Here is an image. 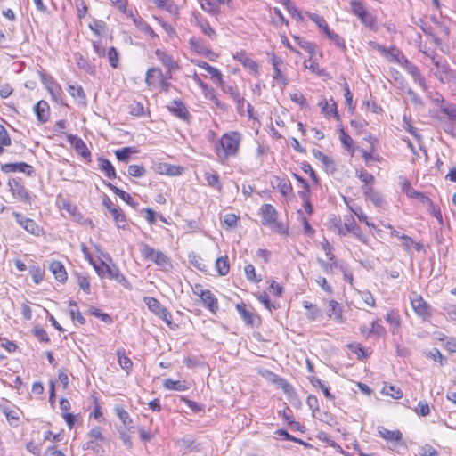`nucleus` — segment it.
<instances>
[{"mask_svg":"<svg viewBox=\"0 0 456 456\" xmlns=\"http://www.w3.org/2000/svg\"><path fill=\"white\" fill-rule=\"evenodd\" d=\"M115 413L122 421L126 429H130L132 428L133 420L130 418L128 412L124 408L120 406H116Z\"/></svg>","mask_w":456,"mask_h":456,"instance_id":"nucleus-37","label":"nucleus"},{"mask_svg":"<svg viewBox=\"0 0 456 456\" xmlns=\"http://www.w3.org/2000/svg\"><path fill=\"white\" fill-rule=\"evenodd\" d=\"M236 309L247 325H253L254 314L247 309L245 304H237Z\"/></svg>","mask_w":456,"mask_h":456,"instance_id":"nucleus-38","label":"nucleus"},{"mask_svg":"<svg viewBox=\"0 0 456 456\" xmlns=\"http://www.w3.org/2000/svg\"><path fill=\"white\" fill-rule=\"evenodd\" d=\"M76 64L79 69L86 70L87 73L94 75L96 71L95 66L91 64L81 54H75Z\"/></svg>","mask_w":456,"mask_h":456,"instance_id":"nucleus-34","label":"nucleus"},{"mask_svg":"<svg viewBox=\"0 0 456 456\" xmlns=\"http://www.w3.org/2000/svg\"><path fill=\"white\" fill-rule=\"evenodd\" d=\"M345 202L348 206L349 209L357 216V218L364 223L368 226H372L373 224H370L368 220V216L362 212V208L359 206L351 207L348 205L346 200L345 199Z\"/></svg>","mask_w":456,"mask_h":456,"instance_id":"nucleus-48","label":"nucleus"},{"mask_svg":"<svg viewBox=\"0 0 456 456\" xmlns=\"http://www.w3.org/2000/svg\"><path fill=\"white\" fill-rule=\"evenodd\" d=\"M330 40H331L342 52L346 50V43L343 37H341L338 34L330 30L326 35Z\"/></svg>","mask_w":456,"mask_h":456,"instance_id":"nucleus-50","label":"nucleus"},{"mask_svg":"<svg viewBox=\"0 0 456 456\" xmlns=\"http://www.w3.org/2000/svg\"><path fill=\"white\" fill-rule=\"evenodd\" d=\"M290 100L297 103V104H299L302 108H307L308 107V102L306 101V99L305 98V96L300 93V92H296L294 94H290Z\"/></svg>","mask_w":456,"mask_h":456,"instance_id":"nucleus-61","label":"nucleus"},{"mask_svg":"<svg viewBox=\"0 0 456 456\" xmlns=\"http://www.w3.org/2000/svg\"><path fill=\"white\" fill-rule=\"evenodd\" d=\"M383 393L387 395H390L394 399H400L403 397V391L395 386H385L383 387Z\"/></svg>","mask_w":456,"mask_h":456,"instance_id":"nucleus-53","label":"nucleus"},{"mask_svg":"<svg viewBox=\"0 0 456 456\" xmlns=\"http://www.w3.org/2000/svg\"><path fill=\"white\" fill-rule=\"evenodd\" d=\"M189 45H190L191 48L198 53H200L203 55H208V53H210V50H208V48H206L204 46L202 39H200L199 37H191L189 39Z\"/></svg>","mask_w":456,"mask_h":456,"instance_id":"nucleus-35","label":"nucleus"},{"mask_svg":"<svg viewBox=\"0 0 456 456\" xmlns=\"http://www.w3.org/2000/svg\"><path fill=\"white\" fill-rule=\"evenodd\" d=\"M241 134L239 132H230L222 135L216 146V154L221 159L234 157L239 151Z\"/></svg>","mask_w":456,"mask_h":456,"instance_id":"nucleus-1","label":"nucleus"},{"mask_svg":"<svg viewBox=\"0 0 456 456\" xmlns=\"http://www.w3.org/2000/svg\"><path fill=\"white\" fill-rule=\"evenodd\" d=\"M215 267L219 275L224 276L229 273L230 265L228 262V257L220 256L216 260Z\"/></svg>","mask_w":456,"mask_h":456,"instance_id":"nucleus-36","label":"nucleus"},{"mask_svg":"<svg viewBox=\"0 0 456 456\" xmlns=\"http://www.w3.org/2000/svg\"><path fill=\"white\" fill-rule=\"evenodd\" d=\"M117 9L125 15L133 16V11L126 8V2L124 0H109Z\"/></svg>","mask_w":456,"mask_h":456,"instance_id":"nucleus-56","label":"nucleus"},{"mask_svg":"<svg viewBox=\"0 0 456 456\" xmlns=\"http://www.w3.org/2000/svg\"><path fill=\"white\" fill-rule=\"evenodd\" d=\"M350 9L352 13H354L356 17L367 11L360 0H351Z\"/></svg>","mask_w":456,"mask_h":456,"instance_id":"nucleus-55","label":"nucleus"},{"mask_svg":"<svg viewBox=\"0 0 456 456\" xmlns=\"http://www.w3.org/2000/svg\"><path fill=\"white\" fill-rule=\"evenodd\" d=\"M118 363L122 369L128 371L133 366V362L129 357L126 355L125 351L118 350Z\"/></svg>","mask_w":456,"mask_h":456,"instance_id":"nucleus-47","label":"nucleus"},{"mask_svg":"<svg viewBox=\"0 0 456 456\" xmlns=\"http://www.w3.org/2000/svg\"><path fill=\"white\" fill-rule=\"evenodd\" d=\"M411 303L418 316L423 320H428L431 317V307L421 296L414 294V297H411Z\"/></svg>","mask_w":456,"mask_h":456,"instance_id":"nucleus-6","label":"nucleus"},{"mask_svg":"<svg viewBox=\"0 0 456 456\" xmlns=\"http://www.w3.org/2000/svg\"><path fill=\"white\" fill-rule=\"evenodd\" d=\"M98 161V167H99V169L104 173V175L110 178V179H113L116 177V171H115V168L113 167V165L111 164V162L107 159H104V158H99L97 159Z\"/></svg>","mask_w":456,"mask_h":456,"instance_id":"nucleus-24","label":"nucleus"},{"mask_svg":"<svg viewBox=\"0 0 456 456\" xmlns=\"http://www.w3.org/2000/svg\"><path fill=\"white\" fill-rule=\"evenodd\" d=\"M68 92L69 94L75 98L79 103H86V94L82 88V86L77 85V84H70L68 86Z\"/></svg>","mask_w":456,"mask_h":456,"instance_id":"nucleus-31","label":"nucleus"},{"mask_svg":"<svg viewBox=\"0 0 456 456\" xmlns=\"http://www.w3.org/2000/svg\"><path fill=\"white\" fill-rule=\"evenodd\" d=\"M164 77V74L159 68H150L146 71L145 83L150 88H152L156 85V79L160 80Z\"/></svg>","mask_w":456,"mask_h":456,"instance_id":"nucleus-23","label":"nucleus"},{"mask_svg":"<svg viewBox=\"0 0 456 456\" xmlns=\"http://www.w3.org/2000/svg\"><path fill=\"white\" fill-rule=\"evenodd\" d=\"M29 272L35 283L38 284L43 281L44 273L38 266H31Z\"/></svg>","mask_w":456,"mask_h":456,"instance_id":"nucleus-63","label":"nucleus"},{"mask_svg":"<svg viewBox=\"0 0 456 456\" xmlns=\"http://www.w3.org/2000/svg\"><path fill=\"white\" fill-rule=\"evenodd\" d=\"M155 55L160 61L162 65L167 68L169 71L179 69V65L174 61L173 57L166 52L157 49L155 51Z\"/></svg>","mask_w":456,"mask_h":456,"instance_id":"nucleus-16","label":"nucleus"},{"mask_svg":"<svg viewBox=\"0 0 456 456\" xmlns=\"http://www.w3.org/2000/svg\"><path fill=\"white\" fill-rule=\"evenodd\" d=\"M433 64L436 67L435 77L443 84L451 82L455 77V72L449 68L446 61H442L436 54L430 56Z\"/></svg>","mask_w":456,"mask_h":456,"instance_id":"nucleus-3","label":"nucleus"},{"mask_svg":"<svg viewBox=\"0 0 456 456\" xmlns=\"http://www.w3.org/2000/svg\"><path fill=\"white\" fill-rule=\"evenodd\" d=\"M236 58H238L245 68L256 71L258 68L257 63L251 58L248 57L245 53H237Z\"/></svg>","mask_w":456,"mask_h":456,"instance_id":"nucleus-43","label":"nucleus"},{"mask_svg":"<svg viewBox=\"0 0 456 456\" xmlns=\"http://www.w3.org/2000/svg\"><path fill=\"white\" fill-rule=\"evenodd\" d=\"M196 64H197V66H199L200 68L205 69L208 73H209L211 76V79H213L216 84H217L218 86H222L223 76H222L221 72L216 68L212 67L208 62L203 61H199L196 62Z\"/></svg>","mask_w":456,"mask_h":456,"instance_id":"nucleus-17","label":"nucleus"},{"mask_svg":"<svg viewBox=\"0 0 456 456\" xmlns=\"http://www.w3.org/2000/svg\"><path fill=\"white\" fill-rule=\"evenodd\" d=\"M363 188V195L366 199L370 200L375 206L381 207L384 200L380 193L375 191L371 186H365Z\"/></svg>","mask_w":456,"mask_h":456,"instance_id":"nucleus-26","label":"nucleus"},{"mask_svg":"<svg viewBox=\"0 0 456 456\" xmlns=\"http://www.w3.org/2000/svg\"><path fill=\"white\" fill-rule=\"evenodd\" d=\"M32 333L41 342L48 343L50 341V338H49L46 331L42 327H39V326L35 327L32 330Z\"/></svg>","mask_w":456,"mask_h":456,"instance_id":"nucleus-60","label":"nucleus"},{"mask_svg":"<svg viewBox=\"0 0 456 456\" xmlns=\"http://www.w3.org/2000/svg\"><path fill=\"white\" fill-rule=\"evenodd\" d=\"M143 301L151 312L163 320L168 326H171L172 315L170 312L164 307L157 298L152 297H144Z\"/></svg>","mask_w":456,"mask_h":456,"instance_id":"nucleus-4","label":"nucleus"},{"mask_svg":"<svg viewBox=\"0 0 456 456\" xmlns=\"http://www.w3.org/2000/svg\"><path fill=\"white\" fill-rule=\"evenodd\" d=\"M128 18H131L134 24L136 26V28L138 29H140L141 31H142L143 33L151 36V37H156V34L155 32L153 31V29L148 25V23L142 20L141 17H136L134 16V14L133 13V16H128Z\"/></svg>","mask_w":456,"mask_h":456,"instance_id":"nucleus-30","label":"nucleus"},{"mask_svg":"<svg viewBox=\"0 0 456 456\" xmlns=\"http://www.w3.org/2000/svg\"><path fill=\"white\" fill-rule=\"evenodd\" d=\"M345 228L347 232L352 233L355 238L363 243L368 242V237L363 234L361 228L356 224L353 216H349L345 221Z\"/></svg>","mask_w":456,"mask_h":456,"instance_id":"nucleus-12","label":"nucleus"},{"mask_svg":"<svg viewBox=\"0 0 456 456\" xmlns=\"http://www.w3.org/2000/svg\"><path fill=\"white\" fill-rule=\"evenodd\" d=\"M356 176L365 184L373 183L375 181L374 176L364 169L357 170Z\"/></svg>","mask_w":456,"mask_h":456,"instance_id":"nucleus-59","label":"nucleus"},{"mask_svg":"<svg viewBox=\"0 0 456 456\" xmlns=\"http://www.w3.org/2000/svg\"><path fill=\"white\" fill-rule=\"evenodd\" d=\"M302 305L303 307L306 310L305 316L310 321L320 320L322 318V313L321 309L317 307V305L306 300L303 301Z\"/></svg>","mask_w":456,"mask_h":456,"instance_id":"nucleus-22","label":"nucleus"},{"mask_svg":"<svg viewBox=\"0 0 456 456\" xmlns=\"http://www.w3.org/2000/svg\"><path fill=\"white\" fill-rule=\"evenodd\" d=\"M169 111L183 121H189L190 114L184 103L180 100H174L173 106L168 107Z\"/></svg>","mask_w":456,"mask_h":456,"instance_id":"nucleus-13","label":"nucleus"},{"mask_svg":"<svg viewBox=\"0 0 456 456\" xmlns=\"http://www.w3.org/2000/svg\"><path fill=\"white\" fill-rule=\"evenodd\" d=\"M260 210L264 225H273V224L276 223L278 212L273 205L264 204Z\"/></svg>","mask_w":456,"mask_h":456,"instance_id":"nucleus-10","label":"nucleus"},{"mask_svg":"<svg viewBox=\"0 0 456 456\" xmlns=\"http://www.w3.org/2000/svg\"><path fill=\"white\" fill-rule=\"evenodd\" d=\"M427 356L433 359L436 362H438L440 366L443 367L447 363V359L441 354V352L437 348H433L427 354Z\"/></svg>","mask_w":456,"mask_h":456,"instance_id":"nucleus-52","label":"nucleus"},{"mask_svg":"<svg viewBox=\"0 0 456 456\" xmlns=\"http://www.w3.org/2000/svg\"><path fill=\"white\" fill-rule=\"evenodd\" d=\"M295 39L297 41V44L299 46L305 50L307 53H309L311 55H313L315 52V45L312 44L311 42H308L306 40H304L300 37H295Z\"/></svg>","mask_w":456,"mask_h":456,"instance_id":"nucleus-62","label":"nucleus"},{"mask_svg":"<svg viewBox=\"0 0 456 456\" xmlns=\"http://www.w3.org/2000/svg\"><path fill=\"white\" fill-rule=\"evenodd\" d=\"M34 111L37 115V118L41 123H45L48 121L50 117V108L49 104L45 101H39L34 107Z\"/></svg>","mask_w":456,"mask_h":456,"instance_id":"nucleus-15","label":"nucleus"},{"mask_svg":"<svg viewBox=\"0 0 456 456\" xmlns=\"http://www.w3.org/2000/svg\"><path fill=\"white\" fill-rule=\"evenodd\" d=\"M357 18L370 30H372V31L378 30L376 17L373 16L368 11L364 12L362 14H360L359 16H357Z\"/></svg>","mask_w":456,"mask_h":456,"instance_id":"nucleus-27","label":"nucleus"},{"mask_svg":"<svg viewBox=\"0 0 456 456\" xmlns=\"http://www.w3.org/2000/svg\"><path fill=\"white\" fill-rule=\"evenodd\" d=\"M224 0H200V4L203 11L216 15L219 12L218 4L223 3Z\"/></svg>","mask_w":456,"mask_h":456,"instance_id":"nucleus-29","label":"nucleus"},{"mask_svg":"<svg viewBox=\"0 0 456 456\" xmlns=\"http://www.w3.org/2000/svg\"><path fill=\"white\" fill-rule=\"evenodd\" d=\"M274 182L276 183L277 189L282 196L287 197L292 192V186L289 180L275 176Z\"/></svg>","mask_w":456,"mask_h":456,"instance_id":"nucleus-32","label":"nucleus"},{"mask_svg":"<svg viewBox=\"0 0 456 456\" xmlns=\"http://www.w3.org/2000/svg\"><path fill=\"white\" fill-rule=\"evenodd\" d=\"M379 436L387 441L399 442L402 440V433L399 430H389L385 427H378Z\"/></svg>","mask_w":456,"mask_h":456,"instance_id":"nucleus-25","label":"nucleus"},{"mask_svg":"<svg viewBox=\"0 0 456 456\" xmlns=\"http://www.w3.org/2000/svg\"><path fill=\"white\" fill-rule=\"evenodd\" d=\"M329 309L327 311V315L329 318L342 322H343V316H342V308L340 305L335 301V300H330L328 303Z\"/></svg>","mask_w":456,"mask_h":456,"instance_id":"nucleus-20","label":"nucleus"},{"mask_svg":"<svg viewBox=\"0 0 456 456\" xmlns=\"http://www.w3.org/2000/svg\"><path fill=\"white\" fill-rule=\"evenodd\" d=\"M370 45L377 49L381 54L389 59L390 61L401 62L399 59L400 52L395 48H387L384 45H381L376 42H370Z\"/></svg>","mask_w":456,"mask_h":456,"instance_id":"nucleus-14","label":"nucleus"},{"mask_svg":"<svg viewBox=\"0 0 456 456\" xmlns=\"http://www.w3.org/2000/svg\"><path fill=\"white\" fill-rule=\"evenodd\" d=\"M319 106L321 107L322 113L326 117H333L337 120H340V117L338 112L337 103L333 98L330 100H323L319 102Z\"/></svg>","mask_w":456,"mask_h":456,"instance_id":"nucleus-11","label":"nucleus"},{"mask_svg":"<svg viewBox=\"0 0 456 456\" xmlns=\"http://www.w3.org/2000/svg\"><path fill=\"white\" fill-rule=\"evenodd\" d=\"M239 217L233 214L229 213L224 216V222L229 228H234L238 225Z\"/></svg>","mask_w":456,"mask_h":456,"instance_id":"nucleus-64","label":"nucleus"},{"mask_svg":"<svg viewBox=\"0 0 456 456\" xmlns=\"http://www.w3.org/2000/svg\"><path fill=\"white\" fill-rule=\"evenodd\" d=\"M244 272H245L246 277L248 281L256 282V283H257L261 281L260 278H257V276L256 274L255 267L253 265H251V264L247 265L244 267Z\"/></svg>","mask_w":456,"mask_h":456,"instance_id":"nucleus-57","label":"nucleus"},{"mask_svg":"<svg viewBox=\"0 0 456 456\" xmlns=\"http://www.w3.org/2000/svg\"><path fill=\"white\" fill-rule=\"evenodd\" d=\"M139 249L145 260L152 261L163 270H167L169 267H171L169 258L160 250H157L143 242L140 244Z\"/></svg>","mask_w":456,"mask_h":456,"instance_id":"nucleus-2","label":"nucleus"},{"mask_svg":"<svg viewBox=\"0 0 456 456\" xmlns=\"http://www.w3.org/2000/svg\"><path fill=\"white\" fill-rule=\"evenodd\" d=\"M9 185L14 197L26 203L30 202L29 192L19 180L13 179L10 181Z\"/></svg>","mask_w":456,"mask_h":456,"instance_id":"nucleus-7","label":"nucleus"},{"mask_svg":"<svg viewBox=\"0 0 456 456\" xmlns=\"http://www.w3.org/2000/svg\"><path fill=\"white\" fill-rule=\"evenodd\" d=\"M127 173L133 177H142L145 175L146 169L142 165H130Z\"/></svg>","mask_w":456,"mask_h":456,"instance_id":"nucleus-54","label":"nucleus"},{"mask_svg":"<svg viewBox=\"0 0 456 456\" xmlns=\"http://www.w3.org/2000/svg\"><path fill=\"white\" fill-rule=\"evenodd\" d=\"M12 140L7 130L3 125H0V155L4 153V147L10 146Z\"/></svg>","mask_w":456,"mask_h":456,"instance_id":"nucleus-46","label":"nucleus"},{"mask_svg":"<svg viewBox=\"0 0 456 456\" xmlns=\"http://www.w3.org/2000/svg\"><path fill=\"white\" fill-rule=\"evenodd\" d=\"M225 94H228L231 98L238 104V110L243 109L245 104L244 97H242L237 88L230 86H220Z\"/></svg>","mask_w":456,"mask_h":456,"instance_id":"nucleus-21","label":"nucleus"},{"mask_svg":"<svg viewBox=\"0 0 456 456\" xmlns=\"http://www.w3.org/2000/svg\"><path fill=\"white\" fill-rule=\"evenodd\" d=\"M403 190L410 198L419 199L423 203L432 205V200L428 197L425 196L423 193L419 191H415L408 183L403 184Z\"/></svg>","mask_w":456,"mask_h":456,"instance_id":"nucleus-28","label":"nucleus"},{"mask_svg":"<svg viewBox=\"0 0 456 456\" xmlns=\"http://www.w3.org/2000/svg\"><path fill=\"white\" fill-rule=\"evenodd\" d=\"M200 297L204 305L211 312H216L218 309L217 299L214 297L210 290H201Z\"/></svg>","mask_w":456,"mask_h":456,"instance_id":"nucleus-18","label":"nucleus"},{"mask_svg":"<svg viewBox=\"0 0 456 456\" xmlns=\"http://www.w3.org/2000/svg\"><path fill=\"white\" fill-rule=\"evenodd\" d=\"M385 320L393 327V332H395V330L399 329L401 322L399 315L395 311L391 310L388 313H387Z\"/></svg>","mask_w":456,"mask_h":456,"instance_id":"nucleus-45","label":"nucleus"},{"mask_svg":"<svg viewBox=\"0 0 456 456\" xmlns=\"http://www.w3.org/2000/svg\"><path fill=\"white\" fill-rule=\"evenodd\" d=\"M13 216L17 221V223L24 229L26 230L28 232L31 233V234H37L38 235L39 233V226L37 224V223L30 219V218H28L26 216H24L23 215L18 213V212H13Z\"/></svg>","mask_w":456,"mask_h":456,"instance_id":"nucleus-8","label":"nucleus"},{"mask_svg":"<svg viewBox=\"0 0 456 456\" xmlns=\"http://www.w3.org/2000/svg\"><path fill=\"white\" fill-rule=\"evenodd\" d=\"M117 196H118L122 200L132 207H135L136 203L134 201L133 198L130 194L126 193L123 190L118 188L117 186L111 184L110 183H105Z\"/></svg>","mask_w":456,"mask_h":456,"instance_id":"nucleus-33","label":"nucleus"},{"mask_svg":"<svg viewBox=\"0 0 456 456\" xmlns=\"http://www.w3.org/2000/svg\"><path fill=\"white\" fill-rule=\"evenodd\" d=\"M204 177L209 186L216 188L219 191L222 189V184L217 174L206 172Z\"/></svg>","mask_w":456,"mask_h":456,"instance_id":"nucleus-49","label":"nucleus"},{"mask_svg":"<svg viewBox=\"0 0 456 456\" xmlns=\"http://www.w3.org/2000/svg\"><path fill=\"white\" fill-rule=\"evenodd\" d=\"M196 23H197V26L201 29L203 34H205L211 39H215L216 37L215 29L210 26V24L208 20H197Z\"/></svg>","mask_w":456,"mask_h":456,"instance_id":"nucleus-41","label":"nucleus"},{"mask_svg":"<svg viewBox=\"0 0 456 456\" xmlns=\"http://www.w3.org/2000/svg\"><path fill=\"white\" fill-rule=\"evenodd\" d=\"M135 150L132 147H125L121 150H117L115 151L116 158L121 162H128L130 159V155L134 153Z\"/></svg>","mask_w":456,"mask_h":456,"instance_id":"nucleus-44","label":"nucleus"},{"mask_svg":"<svg viewBox=\"0 0 456 456\" xmlns=\"http://www.w3.org/2000/svg\"><path fill=\"white\" fill-rule=\"evenodd\" d=\"M281 3L289 12V13L295 18L297 20H302L303 16L297 7L290 0H281Z\"/></svg>","mask_w":456,"mask_h":456,"instance_id":"nucleus-40","label":"nucleus"},{"mask_svg":"<svg viewBox=\"0 0 456 456\" xmlns=\"http://www.w3.org/2000/svg\"><path fill=\"white\" fill-rule=\"evenodd\" d=\"M306 14L310 18V20H313L318 26V28L322 30V32L325 35H327L330 31L327 22L322 17L319 16L316 13L306 12Z\"/></svg>","mask_w":456,"mask_h":456,"instance_id":"nucleus-42","label":"nucleus"},{"mask_svg":"<svg viewBox=\"0 0 456 456\" xmlns=\"http://www.w3.org/2000/svg\"><path fill=\"white\" fill-rule=\"evenodd\" d=\"M102 203L112 215V218L118 228L126 229L127 225L126 218L122 209L115 205L108 196L103 198Z\"/></svg>","mask_w":456,"mask_h":456,"instance_id":"nucleus-5","label":"nucleus"},{"mask_svg":"<svg viewBox=\"0 0 456 456\" xmlns=\"http://www.w3.org/2000/svg\"><path fill=\"white\" fill-rule=\"evenodd\" d=\"M50 271L54 275L55 279L60 282H65L67 280V273L64 265L60 261H53L50 264Z\"/></svg>","mask_w":456,"mask_h":456,"instance_id":"nucleus-19","label":"nucleus"},{"mask_svg":"<svg viewBox=\"0 0 456 456\" xmlns=\"http://www.w3.org/2000/svg\"><path fill=\"white\" fill-rule=\"evenodd\" d=\"M339 138H340L341 143L343 144L344 148L346 149L347 151H351L353 153L354 152V141L350 137V135H348L345 132V130L343 128H340Z\"/></svg>","mask_w":456,"mask_h":456,"instance_id":"nucleus-51","label":"nucleus"},{"mask_svg":"<svg viewBox=\"0 0 456 456\" xmlns=\"http://www.w3.org/2000/svg\"><path fill=\"white\" fill-rule=\"evenodd\" d=\"M164 387L168 390L175 391H185L189 388L185 381H175L171 379H167L165 380Z\"/></svg>","mask_w":456,"mask_h":456,"instance_id":"nucleus-39","label":"nucleus"},{"mask_svg":"<svg viewBox=\"0 0 456 456\" xmlns=\"http://www.w3.org/2000/svg\"><path fill=\"white\" fill-rule=\"evenodd\" d=\"M1 169L4 173L21 172L28 175H31L34 171L33 167L25 162L6 163L2 165Z\"/></svg>","mask_w":456,"mask_h":456,"instance_id":"nucleus-9","label":"nucleus"},{"mask_svg":"<svg viewBox=\"0 0 456 456\" xmlns=\"http://www.w3.org/2000/svg\"><path fill=\"white\" fill-rule=\"evenodd\" d=\"M108 59L110 65L116 69L118 66V53L117 49L114 46H111L110 50L108 51Z\"/></svg>","mask_w":456,"mask_h":456,"instance_id":"nucleus-58","label":"nucleus"}]
</instances>
